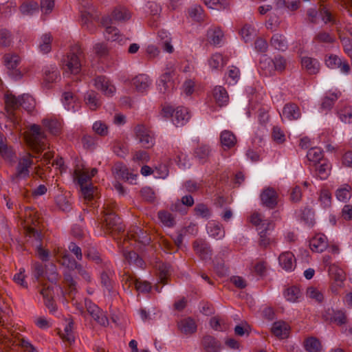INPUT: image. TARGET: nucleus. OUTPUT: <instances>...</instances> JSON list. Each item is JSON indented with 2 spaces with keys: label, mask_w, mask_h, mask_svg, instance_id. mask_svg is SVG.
<instances>
[{
  "label": "nucleus",
  "mask_w": 352,
  "mask_h": 352,
  "mask_svg": "<svg viewBox=\"0 0 352 352\" xmlns=\"http://www.w3.org/2000/svg\"><path fill=\"white\" fill-rule=\"evenodd\" d=\"M303 346L307 352H320L322 351L321 342L315 337H309L305 339Z\"/></svg>",
  "instance_id": "36"
},
{
  "label": "nucleus",
  "mask_w": 352,
  "mask_h": 352,
  "mask_svg": "<svg viewBox=\"0 0 352 352\" xmlns=\"http://www.w3.org/2000/svg\"><path fill=\"white\" fill-rule=\"evenodd\" d=\"M322 316L325 321L336 323L339 326L345 324L348 322L346 311L343 310L333 309L330 307L324 309Z\"/></svg>",
  "instance_id": "10"
},
{
  "label": "nucleus",
  "mask_w": 352,
  "mask_h": 352,
  "mask_svg": "<svg viewBox=\"0 0 352 352\" xmlns=\"http://www.w3.org/2000/svg\"><path fill=\"white\" fill-rule=\"evenodd\" d=\"M300 115V109L297 104L294 103H287L283 107L281 117L282 119L286 118L289 120H293L299 118Z\"/></svg>",
  "instance_id": "19"
},
{
  "label": "nucleus",
  "mask_w": 352,
  "mask_h": 352,
  "mask_svg": "<svg viewBox=\"0 0 352 352\" xmlns=\"http://www.w3.org/2000/svg\"><path fill=\"white\" fill-rule=\"evenodd\" d=\"M0 155L5 160L12 161L14 156V152L13 151L12 148L8 146L6 142L3 145L0 146Z\"/></svg>",
  "instance_id": "64"
},
{
  "label": "nucleus",
  "mask_w": 352,
  "mask_h": 352,
  "mask_svg": "<svg viewBox=\"0 0 352 352\" xmlns=\"http://www.w3.org/2000/svg\"><path fill=\"white\" fill-rule=\"evenodd\" d=\"M272 61L274 71L283 72L285 69L287 61L283 56L278 55L272 59Z\"/></svg>",
  "instance_id": "58"
},
{
  "label": "nucleus",
  "mask_w": 352,
  "mask_h": 352,
  "mask_svg": "<svg viewBox=\"0 0 352 352\" xmlns=\"http://www.w3.org/2000/svg\"><path fill=\"white\" fill-rule=\"evenodd\" d=\"M263 229L260 230V241L259 243L261 246L267 247L270 243V239L267 237V231L272 230L274 228V223L272 221H265L262 224Z\"/></svg>",
  "instance_id": "28"
},
{
  "label": "nucleus",
  "mask_w": 352,
  "mask_h": 352,
  "mask_svg": "<svg viewBox=\"0 0 352 352\" xmlns=\"http://www.w3.org/2000/svg\"><path fill=\"white\" fill-rule=\"evenodd\" d=\"M20 60L19 56L16 54H6L3 56L4 65L8 69V74L14 79L21 76V72L17 69Z\"/></svg>",
  "instance_id": "11"
},
{
  "label": "nucleus",
  "mask_w": 352,
  "mask_h": 352,
  "mask_svg": "<svg viewBox=\"0 0 352 352\" xmlns=\"http://www.w3.org/2000/svg\"><path fill=\"white\" fill-rule=\"evenodd\" d=\"M216 103L219 107L226 106L229 101V96L226 89L221 86H217L212 91Z\"/></svg>",
  "instance_id": "24"
},
{
  "label": "nucleus",
  "mask_w": 352,
  "mask_h": 352,
  "mask_svg": "<svg viewBox=\"0 0 352 352\" xmlns=\"http://www.w3.org/2000/svg\"><path fill=\"white\" fill-rule=\"evenodd\" d=\"M260 197L262 204L270 209L274 208L278 204V195L272 188H265Z\"/></svg>",
  "instance_id": "14"
},
{
  "label": "nucleus",
  "mask_w": 352,
  "mask_h": 352,
  "mask_svg": "<svg viewBox=\"0 0 352 352\" xmlns=\"http://www.w3.org/2000/svg\"><path fill=\"white\" fill-rule=\"evenodd\" d=\"M307 296L309 298L315 300L318 302H322L324 300V295L322 292L314 287H309L307 288Z\"/></svg>",
  "instance_id": "61"
},
{
  "label": "nucleus",
  "mask_w": 352,
  "mask_h": 352,
  "mask_svg": "<svg viewBox=\"0 0 352 352\" xmlns=\"http://www.w3.org/2000/svg\"><path fill=\"white\" fill-rule=\"evenodd\" d=\"M173 71L168 70L163 74L159 80L157 87L158 89L161 93L167 92L169 89L172 87V78Z\"/></svg>",
  "instance_id": "32"
},
{
  "label": "nucleus",
  "mask_w": 352,
  "mask_h": 352,
  "mask_svg": "<svg viewBox=\"0 0 352 352\" xmlns=\"http://www.w3.org/2000/svg\"><path fill=\"white\" fill-rule=\"evenodd\" d=\"M207 41L214 46H221L223 43L224 34L217 26L210 27L206 34Z\"/></svg>",
  "instance_id": "15"
},
{
  "label": "nucleus",
  "mask_w": 352,
  "mask_h": 352,
  "mask_svg": "<svg viewBox=\"0 0 352 352\" xmlns=\"http://www.w3.org/2000/svg\"><path fill=\"white\" fill-rule=\"evenodd\" d=\"M32 157L30 154H27L18 160L15 173L10 177L12 182L18 183L20 180L29 177L30 168L34 164Z\"/></svg>",
  "instance_id": "3"
},
{
  "label": "nucleus",
  "mask_w": 352,
  "mask_h": 352,
  "mask_svg": "<svg viewBox=\"0 0 352 352\" xmlns=\"http://www.w3.org/2000/svg\"><path fill=\"white\" fill-rule=\"evenodd\" d=\"M112 23V20L109 16L102 18V24L106 28L104 33V37L109 41H118L120 45L124 44L128 39L120 35L117 28L111 26L110 25Z\"/></svg>",
  "instance_id": "8"
},
{
  "label": "nucleus",
  "mask_w": 352,
  "mask_h": 352,
  "mask_svg": "<svg viewBox=\"0 0 352 352\" xmlns=\"http://www.w3.org/2000/svg\"><path fill=\"white\" fill-rule=\"evenodd\" d=\"M56 203L58 208L63 211H69L72 208V200L65 195H58L56 197Z\"/></svg>",
  "instance_id": "42"
},
{
  "label": "nucleus",
  "mask_w": 352,
  "mask_h": 352,
  "mask_svg": "<svg viewBox=\"0 0 352 352\" xmlns=\"http://www.w3.org/2000/svg\"><path fill=\"white\" fill-rule=\"evenodd\" d=\"M351 187L349 184H344L336 192V196L339 201H346L351 197Z\"/></svg>",
  "instance_id": "45"
},
{
  "label": "nucleus",
  "mask_w": 352,
  "mask_h": 352,
  "mask_svg": "<svg viewBox=\"0 0 352 352\" xmlns=\"http://www.w3.org/2000/svg\"><path fill=\"white\" fill-rule=\"evenodd\" d=\"M112 17H109L112 22L113 21L122 22L129 20L131 18V14L129 10L124 7H118L113 10Z\"/></svg>",
  "instance_id": "37"
},
{
  "label": "nucleus",
  "mask_w": 352,
  "mask_h": 352,
  "mask_svg": "<svg viewBox=\"0 0 352 352\" xmlns=\"http://www.w3.org/2000/svg\"><path fill=\"white\" fill-rule=\"evenodd\" d=\"M52 37L50 34H44L41 37L39 50L43 54H47L52 49Z\"/></svg>",
  "instance_id": "43"
},
{
  "label": "nucleus",
  "mask_w": 352,
  "mask_h": 352,
  "mask_svg": "<svg viewBox=\"0 0 352 352\" xmlns=\"http://www.w3.org/2000/svg\"><path fill=\"white\" fill-rule=\"evenodd\" d=\"M34 100L28 94H23L20 97V107H22L24 109L30 111L34 107Z\"/></svg>",
  "instance_id": "52"
},
{
  "label": "nucleus",
  "mask_w": 352,
  "mask_h": 352,
  "mask_svg": "<svg viewBox=\"0 0 352 352\" xmlns=\"http://www.w3.org/2000/svg\"><path fill=\"white\" fill-rule=\"evenodd\" d=\"M270 45L275 50L284 52L288 47V43L285 36L282 34H275L270 39Z\"/></svg>",
  "instance_id": "29"
},
{
  "label": "nucleus",
  "mask_w": 352,
  "mask_h": 352,
  "mask_svg": "<svg viewBox=\"0 0 352 352\" xmlns=\"http://www.w3.org/2000/svg\"><path fill=\"white\" fill-rule=\"evenodd\" d=\"M220 142L224 150L230 149L236 145V138L232 131L224 130L221 133Z\"/></svg>",
  "instance_id": "23"
},
{
  "label": "nucleus",
  "mask_w": 352,
  "mask_h": 352,
  "mask_svg": "<svg viewBox=\"0 0 352 352\" xmlns=\"http://www.w3.org/2000/svg\"><path fill=\"white\" fill-rule=\"evenodd\" d=\"M349 144L351 149L343 153L340 162L342 166L347 168H352V138L350 140Z\"/></svg>",
  "instance_id": "51"
},
{
  "label": "nucleus",
  "mask_w": 352,
  "mask_h": 352,
  "mask_svg": "<svg viewBox=\"0 0 352 352\" xmlns=\"http://www.w3.org/2000/svg\"><path fill=\"white\" fill-rule=\"evenodd\" d=\"M301 64L302 68L309 74H316L320 70V63L316 58L308 56L302 57Z\"/></svg>",
  "instance_id": "22"
},
{
  "label": "nucleus",
  "mask_w": 352,
  "mask_h": 352,
  "mask_svg": "<svg viewBox=\"0 0 352 352\" xmlns=\"http://www.w3.org/2000/svg\"><path fill=\"white\" fill-rule=\"evenodd\" d=\"M158 38L164 51L171 54L174 51L173 46L171 44V37L170 34L164 30L158 32Z\"/></svg>",
  "instance_id": "33"
},
{
  "label": "nucleus",
  "mask_w": 352,
  "mask_h": 352,
  "mask_svg": "<svg viewBox=\"0 0 352 352\" xmlns=\"http://www.w3.org/2000/svg\"><path fill=\"white\" fill-rule=\"evenodd\" d=\"M324 63L327 67L330 69L339 68L340 72L344 74H348L351 70L349 63L346 60H342L336 54L326 55Z\"/></svg>",
  "instance_id": "12"
},
{
  "label": "nucleus",
  "mask_w": 352,
  "mask_h": 352,
  "mask_svg": "<svg viewBox=\"0 0 352 352\" xmlns=\"http://www.w3.org/2000/svg\"><path fill=\"white\" fill-rule=\"evenodd\" d=\"M193 249L195 253L203 260L210 258L212 250L208 242L205 240L199 239L193 243Z\"/></svg>",
  "instance_id": "16"
},
{
  "label": "nucleus",
  "mask_w": 352,
  "mask_h": 352,
  "mask_svg": "<svg viewBox=\"0 0 352 352\" xmlns=\"http://www.w3.org/2000/svg\"><path fill=\"white\" fill-rule=\"evenodd\" d=\"M284 296L288 301L294 302L300 298V291L298 287L292 286L285 290Z\"/></svg>",
  "instance_id": "48"
},
{
  "label": "nucleus",
  "mask_w": 352,
  "mask_h": 352,
  "mask_svg": "<svg viewBox=\"0 0 352 352\" xmlns=\"http://www.w3.org/2000/svg\"><path fill=\"white\" fill-rule=\"evenodd\" d=\"M188 111L185 107H177L175 110L173 122L176 126L184 125L189 120Z\"/></svg>",
  "instance_id": "21"
},
{
  "label": "nucleus",
  "mask_w": 352,
  "mask_h": 352,
  "mask_svg": "<svg viewBox=\"0 0 352 352\" xmlns=\"http://www.w3.org/2000/svg\"><path fill=\"white\" fill-rule=\"evenodd\" d=\"M103 227L109 232H121L124 230V226L114 212L108 207L104 208Z\"/></svg>",
  "instance_id": "6"
},
{
  "label": "nucleus",
  "mask_w": 352,
  "mask_h": 352,
  "mask_svg": "<svg viewBox=\"0 0 352 352\" xmlns=\"http://www.w3.org/2000/svg\"><path fill=\"white\" fill-rule=\"evenodd\" d=\"M158 217L160 221L167 227H172L175 224V219L173 215L166 211H160Z\"/></svg>",
  "instance_id": "59"
},
{
  "label": "nucleus",
  "mask_w": 352,
  "mask_h": 352,
  "mask_svg": "<svg viewBox=\"0 0 352 352\" xmlns=\"http://www.w3.org/2000/svg\"><path fill=\"white\" fill-rule=\"evenodd\" d=\"M31 134L27 138V142L30 146L35 151L39 152L46 148L45 143V135L41 131V126L37 124L30 126Z\"/></svg>",
  "instance_id": "4"
},
{
  "label": "nucleus",
  "mask_w": 352,
  "mask_h": 352,
  "mask_svg": "<svg viewBox=\"0 0 352 352\" xmlns=\"http://www.w3.org/2000/svg\"><path fill=\"white\" fill-rule=\"evenodd\" d=\"M210 153V147L207 145L199 146L195 151V156L200 161L204 162Z\"/></svg>",
  "instance_id": "57"
},
{
  "label": "nucleus",
  "mask_w": 352,
  "mask_h": 352,
  "mask_svg": "<svg viewBox=\"0 0 352 352\" xmlns=\"http://www.w3.org/2000/svg\"><path fill=\"white\" fill-rule=\"evenodd\" d=\"M74 323L72 321H70L65 327L64 332H59V335L61 338L66 342H68L69 344H72L74 342V336L72 333Z\"/></svg>",
  "instance_id": "50"
},
{
  "label": "nucleus",
  "mask_w": 352,
  "mask_h": 352,
  "mask_svg": "<svg viewBox=\"0 0 352 352\" xmlns=\"http://www.w3.org/2000/svg\"><path fill=\"white\" fill-rule=\"evenodd\" d=\"M309 246L314 252H320L324 251L328 246L326 236L322 234H316L310 240Z\"/></svg>",
  "instance_id": "18"
},
{
  "label": "nucleus",
  "mask_w": 352,
  "mask_h": 352,
  "mask_svg": "<svg viewBox=\"0 0 352 352\" xmlns=\"http://www.w3.org/2000/svg\"><path fill=\"white\" fill-rule=\"evenodd\" d=\"M323 157V152L318 147L310 148L307 153L308 160L313 162L314 165L321 162L322 160H327L326 159H324Z\"/></svg>",
  "instance_id": "41"
},
{
  "label": "nucleus",
  "mask_w": 352,
  "mask_h": 352,
  "mask_svg": "<svg viewBox=\"0 0 352 352\" xmlns=\"http://www.w3.org/2000/svg\"><path fill=\"white\" fill-rule=\"evenodd\" d=\"M328 272L331 278L336 281L342 282L345 278L344 272L339 265H329Z\"/></svg>",
  "instance_id": "46"
},
{
  "label": "nucleus",
  "mask_w": 352,
  "mask_h": 352,
  "mask_svg": "<svg viewBox=\"0 0 352 352\" xmlns=\"http://www.w3.org/2000/svg\"><path fill=\"white\" fill-rule=\"evenodd\" d=\"M130 235L135 241H138L144 245L148 244L150 242V238L139 227H135L130 230Z\"/></svg>",
  "instance_id": "40"
},
{
  "label": "nucleus",
  "mask_w": 352,
  "mask_h": 352,
  "mask_svg": "<svg viewBox=\"0 0 352 352\" xmlns=\"http://www.w3.org/2000/svg\"><path fill=\"white\" fill-rule=\"evenodd\" d=\"M178 328L184 334H192L197 331V324L191 318H187L178 322Z\"/></svg>",
  "instance_id": "31"
},
{
  "label": "nucleus",
  "mask_w": 352,
  "mask_h": 352,
  "mask_svg": "<svg viewBox=\"0 0 352 352\" xmlns=\"http://www.w3.org/2000/svg\"><path fill=\"white\" fill-rule=\"evenodd\" d=\"M195 215L201 217L202 218L208 219L211 215V211L210 208L204 204H198L194 208Z\"/></svg>",
  "instance_id": "60"
},
{
  "label": "nucleus",
  "mask_w": 352,
  "mask_h": 352,
  "mask_svg": "<svg viewBox=\"0 0 352 352\" xmlns=\"http://www.w3.org/2000/svg\"><path fill=\"white\" fill-rule=\"evenodd\" d=\"M315 166L317 176L321 179H326L329 177L331 169L330 162L328 160H322L321 162Z\"/></svg>",
  "instance_id": "35"
},
{
  "label": "nucleus",
  "mask_w": 352,
  "mask_h": 352,
  "mask_svg": "<svg viewBox=\"0 0 352 352\" xmlns=\"http://www.w3.org/2000/svg\"><path fill=\"white\" fill-rule=\"evenodd\" d=\"M132 84L139 92H144L151 85L150 78L146 74H139L132 80Z\"/></svg>",
  "instance_id": "20"
},
{
  "label": "nucleus",
  "mask_w": 352,
  "mask_h": 352,
  "mask_svg": "<svg viewBox=\"0 0 352 352\" xmlns=\"http://www.w3.org/2000/svg\"><path fill=\"white\" fill-rule=\"evenodd\" d=\"M272 59L264 55L261 57L259 62V67L263 70L265 75H270L274 72Z\"/></svg>",
  "instance_id": "44"
},
{
  "label": "nucleus",
  "mask_w": 352,
  "mask_h": 352,
  "mask_svg": "<svg viewBox=\"0 0 352 352\" xmlns=\"http://www.w3.org/2000/svg\"><path fill=\"white\" fill-rule=\"evenodd\" d=\"M228 58L221 54L215 53L208 59V65L212 70H217L227 64Z\"/></svg>",
  "instance_id": "34"
},
{
  "label": "nucleus",
  "mask_w": 352,
  "mask_h": 352,
  "mask_svg": "<svg viewBox=\"0 0 352 352\" xmlns=\"http://www.w3.org/2000/svg\"><path fill=\"white\" fill-rule=\"evenodd\" d=\"M123 256L125 261L129 264H140L142 263V258L139 257L136 252L132 250H124Z\"/></svg>",
  "instance_id": "62"
},
{
  "label": "nucleus",
  "mask_w": 352,
  "mask_h": 352,
  "mask_svg": "<svg viewBox=\"0 0 352 352\" xmlns=\"http://www.w3.org/2000/svg\"><path fill=\"white\" fill-rule=\"evenodd\" d=\"M338 116L342 122L352 123V106H346L338 111Z\"/></svg>",
  "instance_id": "53"
},
{
  "label": "nucleus",
  "mask_w": 352,
  "mask_h": 352,
  "mask_svg": "<svg viewBox=\"0 0 352 352\" xmlns=\"http://www.w3.org/2000/svg\"><path fill=\"white\" fill-rule=\"evenodd\" d=\"M206 6L211 9L226 10L230 8V3L227 0H211Z\"/></svg>",
  "instance_id": "55"
},
{
  "label": "nucleus",
  "mask_w": 352,
  "mask_h": 352,
  "mask_svg": "<svg viewBox=\"0 0 352 352\" xmlns=\"http://www.w3.org/2000/svg\"><path fill=\"white\" fill-rule=\"evenodd\" d=\"M62 101L65 108L68 111L74 112L80 108L79 102H77L75 96L72 92H64Z\"/></svg>",
  "instance_id": "25"
},
{
  "label": "nucleus",
  "mask_w": 352,
  "mask_h": 352,
  "mask_svg": "<svg viewBox=\"0 0 352 352\" xmlns=\"http://www.w3.org/2000/svg\"><path fill=\"white\" fill-rule=\"evenodd\" d=\"M113 171L116 177L118 178H121L126 181H130L131 182L135 180L137 177V175L135 174L130 173L126 166L122 164H116L113 168Z\"/></svg>",
  "instance_id": "30"
},
{
  "label": "nucleus",
  "mask_w": 352,
  "mask_h": 352,
  "mask_svg": "<svg viewBox=\"0 0 352 352\" xmlns=\"http://www.w3.org/2000/svg\"><path fill=\"white\" fill-rule=\"evenodd\" d=\"M77 274L82 276L86 280H90V276L82 265H67L65 270L64 277L71 290L76 289L74 278H77Z\"/></svg>",
  "instance_id": "7"
},
{
  "label": "nucleus",
  "mask_w": 352,
  "mask_h": 352,
  "mask_svg": "<svg viewBox=\"0 0 352 352\" xmlns=\"http://www.w3.org/2000/svg\"><path fill=\"white\" fill-rule=\"evenodd\" d=\"M207 231L210 236L220 240L225 236V230L221 225L214 221H210L207 224Z\"/></svg>",
  "instance_id": "27"
},
{
  "label": "nucleus",
  "mask_w": 352,
  "mask_h": 352,
  "mask_svg": "<svg viewBox=\"0 0 352 352\" xmlns=\"http://www.w3.org/2000/svg\"><path fill=\"white\" fill-rule=\"evenodd\" d=\"M241 35L245 42H248L256 35V30L252 25L245 24L241 30Z\"/></svg>",
  "instance_id": "54"
},
{
  "label": "nucleus",
  "mask_w": 352,
  "mask_h": 352,
  "mask_svg": "<svg viewBox=\"0 0 352 352\" xmlns=\"http://www.w3.org/2000/svg\"><path fill=\"white\" fill-rule=\"evenodd\" d=\"M74 175L80 187L86 186L87 183L91 179V176H90L89 173L87 170H76Z\"/></svg>",
  "instance_id": "56"
},
{
  "label": "nucleus",
  "mask_w": 352,
  "mask_h": 352,
  "mask_svg": "<svg viewBox=\"0 0 352 352\" xmlns=\"http://www.w3.org/2000/svg\"><path fill=\"white\" fill-rule=\"evenodd\" d=\"M202 344L206 352H219L221 343L212 336H205L202 340Z\"/></svg>",
  "instance_id": "26"
},
{
  "label": "nucleus",
  "mask_w": 352,
  "mask_h": 352,
  "mask_svg": "<svg viewBox=\"0 0 352 352\" xmlns=\"http://www.w3.org/2000/svg\"><path fill=\"white\" fill-rule=\"evenodd\" d=\"M85 305L88 313L95 321L102 326L106 327L109 324V320L104 313L94 303L90 300L85 301Z\"/></svg>",
  "instance_id": "13"
},
{
  "label": "nucleus",
  "mask_w": 352,
  "mask_h": 352,
  "mask_svg": "<svg viewBox=\"0 0 352 352\" xmlns=\"http://www.w3.org/2000/svg\"><path fill=\"white\" fill-rule=\"evenodd\" d=\"M13 36L11 32L7 29L0 30V47H9L12 43Z\"/></svg>",
  "instance_id": "49"
},
{
  "label": "nucleus",
  "mask_w": 352,
  "mask_h": 352,
  "mask_svg": "<svg viewBox=\"0 0 352 352\" xmlns=\"http://www.w3.org/2000/svg\"><path fill=\"white\" fill-rule=\"evenodd\" d=\"M83 58L84 54L81 47L78 44L72 46L67 55L63 60V69L71 74H78Z\"/></svg>",
  "instance_id": "2"
},
{
  "label": "nucleus",
  "mask_w": 352,
  "mask_h": 352,
  "mask_svg": "<svg viewBox=\"0 0 352 352\" xmlns=\"http://www.w3.org/2000/svg\"><path fill=\"white\" fill-rule=\"evenodd\" d=\"M44 80L45 82L52 83L60 78L59 72L55 66H47L43 69Z\"/></svg>",
  "instance_id": "38"
},
{
  "label": "nucleus",
  "mask_w": 352,
  "mask_h": 352,
  "mask_svg": "<svg viewBox=\"0 0 352 352\" xmlns=\"http://www.w3.org/2000/svg\"><path fill=\"white\" fill-rule=\"evenodd\" d=\"M314 41L317 43L331 44L335 42L336 37L329 32L320 31L316 34Z\"/></svg>",
  "instance_id": "47"
},
{
  "label": "nucleus",
  "mask_w": 352,
  "mask_h": 352,
  "mask_svg": "<svg viewBox=\"0 0 352 352\" xmlns=\"http://www.w3.org/2000/svg\"><path fill=\"white\" fill-rule=\"evenodd\" d=\"M85 100L91 110H96L101 105L98 94L94 91H88L85 96Z\"/></svg>",
  "instance_id": "39"
},
{
  "label": "nucleus",
  "mask_w": 352,
  "mask_h": 352,
  "mask_svg": "<svg viewBox=\"0 0 352 352\" xmlns=\"http://www.w3.org/2000/svg\"><path fill=\"white\" fill-rule=\"evenodd\" d=\"M271 331L276 337L285 339L289 337L290 327L285 321L279 320L273 323Z\"/></svg>",
  "instance_id": "17"
},
{
  "label": "nucleus",
  "mask_w": 352,
  "mask_h": 352,
  "mask_svg": "<svg viewBox=\"0 0 352 352\" xmlns=\"http://www.w3.org/2000/svg\"><path fill=\"white\" fill-rule=\"evenodd\" d=\"M38 5L36 1H29L23 3L20 10L23 14H32L34 11L38 10Z\"/></svg>",
  "instance_id": "63"
},
{
  "label": "nucleus",
  "mask_w": 352,
  "mask_h": 352,
  "mask_svg": "<svg viewBox=\"0 0 352 352\" xmlns=\"http://www.w3.org/2000/svg\"><path fill=\"white\" fill-rule=\"evenodd\" d=\"M135 138L144 148H152L155 142L153 132L144 124H138L134 128Z\"/></svg>",
  "instance_id": "5"
},
{
  "label": "nucleus",
  "mask_w": 352,
  "mask_h": 352,
  "mask_svg": "<svg viewBox=\"0 0 352 352\" xmlns=\"http://www.w3.org/2000/svg\"><path fill=\"white\" fill-rule=\"evenodd\" d=\"M5 111L6 112H0V124L1 121L6 120V122L4 128L9 129L12 131L14 129H17L19 124V120L16 115L14 111L20 107V97L16 98L11 93L5 94Z\"/></svg>",
  "instance_id": "1"
},
{
  "label": "nucleus",
  "mask_w": 352,
  "mask_h": 352,
  "mask_svg": "<svg viewBox=\"0 0 352 352\" xmlns=\"http://www.w3.org/2000/svg\"><path fill=\"white\" fill-rule=\"evenodd\" d=\"M94 85L96 89L107 97L113 96L116 88L109 78L105 76H98L94 79Z\"/></svg>",
  "instance_id": "9"
}]
</instances>
